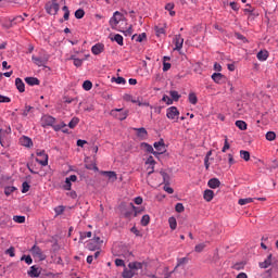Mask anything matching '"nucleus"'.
<instances>
[{
    "instance_id": "obj_1",
    "label": "nucleus",
    "mask_w": 278,
    "mask_h": 278,
    "mask_svg": "<svg viewBox=\"0 0 278 278\" xmlns=\"http://www.w3.org/2000/svg\"><path fill=\"white\" fill-rule=\"evenodd\" d=\"M143 264L141 262H131L128 264V268L125 267L122 277L123 278H132L135 275H138V270H142Z\"/></svg>"
},
{
    "instance_id": "obj_2",
    "label": "nucleus",
    "mask_w": 278,
    "mask_h": 278,
    "mask_svg": "<svg viewBox=\"0 0 278 278\" xmlns=\"http://www.w3.org/2000/svg\"><path fill=\"white\" fill-rule=\"evenodd\" d=\"M42 127H52L54 131H60V129H64L66 124L61 122L60 124L55 125V117L51 115H45L41 118Z\"/></svg>"
},
{
    "instance_id": "obj_3",
    "label": "nucleus",
    "mask_w": 278,
    "mask_h": 278,
    "mask_svg": "<svg viewBox=\"0 0 278 278\" xmlns=\"http://www.w3.org/2000/svg\"><path fill=\"white\" fill-rule=\"evenodd\" d=\"M45 8L47 14H50L51 16H55V14L60 12V4L58 3V0L47 2Z\"/></svg>"
},
{
    "instance_id": "obj_4",
    "label": "nucleus",
    "mask_w": 278,
    "mask_h": 278,
    "mask_svg": "<svg viewBox=\"0 0 278 278\" xmlns=\"http://www.w3.org/2000/svg\"><path fill=\"white\" fill-rule=\"evenodd\" d=\"M36 155L37 164H40V166H49V154L45 152V150H37Z\"/></svg>"
},
{
    "instance_id": "obj_5",
    "label": "nucleus",
    "mask_w": 278,
    "mask_h": 278,
    "mask_svg": "<svg viewBox=\"0 0 278 278\" xmlns=\"http://www.w3.org/2000/svg\"><path fill=\"white\" fill-rule=\"evenodd\" d=\"M110 114L113 116V118H117V121H125L127 116H129V111L123 109H113L111 110Z\"/></svg>"
},
{
    "instance_id": "obj_6",
    "label": "nucleus",
    "mask_w": 278,
    "mask_h": 278,
    "mask_svg": "<svg viewBox=\"0 0 278 278\" xmlns=\"http://www.w3.org/2000/svg\"><path fill=\"white\" fill-rule=\"evenodd\" d=\"M179 109H177V106H169L166 109V117L168 121L177 123L179 121Z\"/></svg>"
},
{
    "instance_id": "obj_7",
    "label": "nucleus",
    "mask_w": 278,
    "mask_h": 278,
    "mask_svg": "<svg viewBox=\"0 0 278 278\" xmlns=\"http://www.w3.org/2000/svg\"><path fill=\"white\" fill-rule=\"evenodd\" d=\"M101 244H103V240H101L99 237H93L91 240H89L86 248L88 251H99V249H101Z\"/></svg>"
},
{
    "instance_id": "obj_8",
    "label": "nucleus",
    "mask_w": 278,
    "mask_h": 278,
    "mask_svg": "<svg viewBox=\"0 0 278 278\" xmlns=\"http://www.w3.org/2000/svg\"><path fill=\"white\" fill-rule=\"evenodd\" d=\"M153 147L155 149V151L153 152L154 157H160V155H164V152L166 151V144L164 143V139L154 142Z\"/></svg>"
},
{
    "instance_id": "obj_9",
    "label": "nucleus",
    "mask_w": 278,
    "mask_h": 278,
    "mask_svg": "<svg viewBox=\"0 0 278 278\" xmlns=\"http://www.w3.org/2000/svg\"><path fill=\"white\" fill-rule=\"evenodd\" d=\"M30 253L33 257H36L37 260H39V262H45V260H47V255L42 253V250L38 245H33V248L30 249Z\"/></svg>"
},
{
    "instance_id": "obj_10",
    "label": "nucleus",
    "mask_w": 278,
    "mask_h": 278,
    "mask_svg": "<svg viewBox=\"0 0 278 278\" xmlns=\"http://www.w3.org/2000/svg\"><path fill=\"white\" fill-rule=\"evenodd\" d=\"M146 166H147L148 175H153V173H155V160L153 159L152 155H150L146 160Z\"/></svg>"
},
{
    "instance_id": "obj_11",
    "label": "nucleus",
    "mask_w": 278,
    "mask_h": 278,
    "mask_svg": "<svg viewBox=\"0 0 278 278\" xmlns=\"http://www.w3.org/2000/svg\"><path fill=\"white\" fill-rule=\"evenodd\" d=\"M173 45L175 46L174 51H181V49H184V39L181 38V35L174 36Z\"/></svg>"
},
{
    "instance_id": "obj_12",
    "label": "nucleus",
    "mask_w": 278,
    "mask_h": 278,
    "mask_svg": "<svg viewBox=\"0 0 278 278\" xmlns=\"http://www.w3.org/2000/svg\"><path fill=\"white\" fill-rule=\"evenodd\" d=\"M121 21H123V15L121 14V12L116 11L110 20L111 27H116L121 23Z\"/></svg>"
},
{
    "instance_id": "obj_13",
    "label": "nucleus",
    "mask_w": 278,
    "mask_h": 278,
    "mask_svg": "<svg viewBox=\"0 0 278 278\" xmlns=\"http://www.w3.org/2000/svg\"><path fill=\"white\" fill-rule=\"evenodd\" d=\"M77 181V175H71L70 177L65 178V184L63 185V190H71L73 188V184ZM73 182V184H72Z\"/></svg>"
},
{
    "instance_id": "obj_14",
    "label": "nucleus",
    "mask_w": 278,
    "mask_h": 278,
    "mask_svg": "<svg viewBox=\"0 0 278 278\" xmlns=\"http://www.w3.org/2000/svg\"><path fill=\"white\" fill-rule=\"evenodd\" d=\"M103 51H105V45L103 43H96L91 47V53H93V55H101Z\"/></svg>"
},
{
    "instance_id": "obj_15",
    "label": "nucleus",
    "mask_w": 278,
    "mask_h": 278,
    "mask_svg": "<svg viewBox=\"0 0 278 278\" xmlns=\"http://www.w3.org/2000/svg\"><path fill=\"white\" fill-rule=\"evenodd\" d=\"M20 144L22 147H26V148H30V147H34V141H31V138L27 137V136H23L21 139H20Z\"/></svg>"
},
{
    "instance_id": "obj_16",
    "label": "nucleus",
    "mask_w": 278,
    "mask_h": 278,
    "mask_svg": "<svg viewBox=\"0 0 278 278\" xmlns=\"http://www.w3.org/2000/svg\"><path fill=\"white\" fill-rule=\"evenodd\" d=\"M134 131H137V136L141 140H147V137L149 136V132L147 131V128H144V127L134 128Z\"/></svg>"
},
{
    "instance_id": "obj_17",
    "label": "nucleus",
    "mask_w": 278,
    "mask_h": 278,
    "mask_svg": "<svg viewBox=\"0 0 278 278\" xmlns=\"http://www.w3.org/2000/svg\"><path fill=\"white\" fill-rule=\"evenodd\" d=\"M211 78L213 79V81L215 84H224L225 83V75L220 74V73H214L212 74Z\"/></svg>"
},
{
    "instance_id": "obj_18",
    "label": "nucleus",
    "mask_w": 278,
    "mask_h": 278,
    "mask_svg": "<svg viewBox=\"0 0 278 278\" xmlns=\"http://www.w3.org/2000/svg\"><path fill=\"white\" fill-rule=\"evenodd\" d=\"M100 175H104L105 177H108L109 181H116V179H118V176L116 175V172H105L102 170L100 172Z\"/></svg>"
},
{
    "instance_id": "obj_19",
    "label": "nucleus",
    "mask_w": 278,
    "mask_h": 278,
    "mask_svg": "<svg viewBox=\"0 0 278 278\" xmlns=\"http://www.w3.org/2000/svg\"><path fill=\"white\" fill-rule=\"evenodd\" d=\"M27 275L28 277H31V278L40 277V269L36 267V265H33L27 271Z\"/></svg>"
},
{
    "instance_id": "obj_20",
    "label": "nucleus",
    "mask_w": 278,
    "mask_h": 278,
    "mask_svg": "<svg viewBox=\"0 0 278 278\" xmlns=\"http://www.w3.org/2000/svg\"><path fill=\"white\" fill-rule=\"evenodd\" d=\"M208 188H212V190H216V188H220V180L218 178H211L207 181Z\"/></svg>"
},
{
    "instance_id": "obj_21",
    "label": "nucleus",
    "mask_w": 278,
    "mask_h": 278,
    "mask_svg": "<svg viewBox=\"0 0 278 278\" xmlns=\"http://www.w3.org/2000/svg\"><path fill=\"white\" fill-rule=\"evenodd\" d=\"M273 264V254H269L267 258L260 263V268H268Z\"/></svg>"
},
{
    "instance_id": "obj_22",
    "label": "nucleus",
    "mask_w": 278,
    "mask_h": 278,
    "mask_svg": "<svg viewBox=\"0 0 278 278\" xmlns=\"http://www.w3.org/2000/svg\"><path fill=\"white\" fill-rule=\"evenodd\" d=\"M256 58L260 62H266L268 60V51L266 50H261L257 54Z\"/></svg>"
},
{
    "instance_id": "obj_23",
    "label": "nucleus",
    "mask_w": 278,
    "mask_h": 278,
    "mask_svg": "<svg viewBox=\"0 0 278 278\" xmlns=\"http://www.w3.org/2000/svg\"><path fill=\"white\" fill-rule=\"evenodd\" d=\"M25 83L28 84V86H40V80L36 77H26Z\"/></svg>"
},
{
    "instance_id": "obj_24",
    "label": "nucleus",
    "mask_w": 278,
    "mask_h": 278,
    "mask_svg": "<svg viewBox=\"0 0 278 278\" xmlns=\"http://www.w3.org/2000/svg\"><path fill=\"white\" fill-rule=\"evenodd\" d=\"M203 199H204V201H207V203H210V201H212V199H214V192L211 189L204 190Z\"/></svg>"
},
{
    "instance_id": "obj_25",
    "label": "nucleus",
    "mask_w": 278,
    "mask_h": 278,
    "mask_svg": "<svg viewBox=\"0 0 278 278\" xmlns=\"http://www.w3.org/2000/svg\"><path fill=\"white\" fill-rule=\"evenodd\" d=\"M15 86H16L18 92H25V83H23V79L16 78Z\"/></svg>"
},
{
    "instance_id": "obj_26",
    "label": "nucleus",
    "mask_w": 278,
    "mask_h": 278,
    "mask_svg": "<svg viewBox=\"0 0 278 278\" xmlns=\"http://www.w3.org/2000/svg\"><path fill=\"white\" fill-rule=\"evenodd\" d=\"M154 29L157 37L164 36V34H166V24H164L163 26H155Z\"/></svg>"
},
{
    "instance_id": "obj_27",
    "label": "nucleus",
    "mask_w": 278,
    "mask_h": 278,
    "mask_svg": "<svg viewBox=\"0 0 278 278\" xmlns=\"http://www.w3.org/2000/svg\"><path fill=\"white\" fill-rule=\"evenodd\" d=\"M189 103H191V105H197V103H199V98H197V93L191 92L189 93Z\"/></svg>"
},
{
    "instance_id": "obj_28",
    "label": "nucleus",
    "mask_w": 278,
    "mask_h": 278,
    "mask_svg": "<svg viewBox=\"0 0 278 278\" xmlns=\"http://www.w3.org/2000/svg\"><path fill=\"white\" fill-rule=\"evenodd\" d=\"M236 127H238V129H240L241 131H247V122L244 121H237L235 123Z\"/></svg>"
},
{
    "instance_id": "obj_29",
    "label": "nucleus",
    "mask_w": 278,
    "mask_h": 278,
    "mask_svg": "<svg viewBox=\"0 0 278 278\" xmlns=\"http://www.w3.org/2000/svg\"><path fill=\"white\" fill-rule=\"evenodd\" d=\"M141 147H142V149H144L147 151V153H152V155H153V153H155L153 146H151L147 142L141 143Z\"/></svg>"
},
{
    "instance_id": "obj_30",
    "label": "nucleus",
    "mask_w": 278,
    "mask_h": 278,
    "mask_svg": "<svg viewBox=\"0 0 278 278\" xmlns=\"http://www.w3.org/2000/svg\"><path fill=\"white\" fill-rule=\"evenodd\" d=\"M240 157L244 160V162H249V160H251V153H249L247 150H241Z\"/></svg>"
},
{
    "instance_id": "obj_31",
    "label": "nucleus",
    "mask_w": 278,
    "mask_h": 278,
    "mask_svg": "<svg viewBox=\"0 0 278 278\" xmlns=\"http://www.w3.org/2000/svg\"><path fill=\"white\" fill-rule=\"evenodd\" d=\"M31 60H33L34 64H36V66H45V61L41 58L33 55Z\"/></svg>"
},
{
    "instance_id": "obj_32",
    "label": "nucleus",
    "mask_w": 278,
    "mask_h": 278,
    "mask_svg": "<svg viewBox=\"0 0 278 278\" xmlns=\"http://www.w3.org/2000/svg\"><path fill=\"white\" fill-rule=\"evenodd\" d=\"M13 192H16V187L14 186H8L4 188V194L5 197H10Z\"/></svg>"
},
{
    "instance_id": "obj_33",
    "label": "nucleus",
    "mask_w": 278,
    "mask_h": 278,
    "mask_svg": "<svg viewBox=\"0 0 278 278\" xmlns=\"http://www.w3.org/2000/svg\"><path fill=\"white\" fill-rule=\"evenodd\" d=\"M254 199L253 198H243L239 199L238 203L239 205H249V203H253Z\"/></svg>"
},
{
    "instance_id": "obj_34",
    "label": "nucleus",
    "mask_w": 278,
    "mask_h": 278,
    "mask_svg": "<svg viewBox=\"0 0 278 278\" xmlns=\"http://www.w3.org/2000/svg\"><path fill=\"white\" fill-rule=\"evenodd\" d=\"M77 125H79V119H78V117H73V118L71 119V122L68 123L70 129H75V127H77Z\"/></svg>"
},
{
    "instance_id": "obj_35",
    "label": "nucleus",
    "mask_w": 278,
    "mask_h": 278,
    "mask_svg": "<svg viewBox=\"0 0 278 278\" xmlns=\"http://www.w3.org/2000/svg\"><path fill=\"white\" fill-rule=\"evenodd\" d=\"M86 238H92V231L80 232L79 242H84Z\"/></svg>"
},
{
    "instance_id": "obj_36",
    "label": "nucleus",
    "mask_w": 278,
    "mask_h": 278,
    "mask_svg": "<svg viewBox=\"0 0 278 278\" xmlns=\"http://www.w3.org/2000/svg\"><path fill=\"white\" fill-rule=\"evenodd\" d=\"M22 262H25L28 266H30V264H34V260L31 258L30 255H23L21 257Z\"/></svg>"
},
{
    "instance_id": "obj_37",
    "label": "nucleus",
    "mask_w": 278,
    "mask_h": 278,
    "mask_svg": "<svg viewBox=\"0 0 278 278\" xmlns=\"http://www.w3.org/2000/svg\"><path fill=\"white\" fill-rule=\"evenodd\" d=\"M168 223H169L170 229H173V230L177 229V218L169 217L168 218Z\"/></svg>"
},
{
    "instance_id": "obj_38",
    "label": "nucleus",
    "mask_w": 278,
    "mask_h": 278,
    "mask_svg": "<svg viewBox=\"0 0 278 278\" xmlns=\"http://www.w3.org/2000/svg\"><path fill=\"white\" fill-rule=\"evenodd\" d=\"M169 96L172 97V101H177L178 99H181V94H179V92L175 90L169 91Z\"/></svg>"
},
{
    "instance_id": "obj_39",
    "label": "nucleus",
    "mask_w": 278,
    "mask_h": 278,
    "mask_svg": "<svg viewBox=\"0 0 278 278\" xmlns=\"http://www.w3.org/2000/svg\"><path fill=\"white\" fill-rule=\"evenodd\" d=\"M151 223V217L149 215H143L141 218V225L142 227H147Z\"/></svg>"
},
{
    "instance_id": "obj_40",
    "label": "nucleus",
    "mask_w": 278,
    "mask_h": 278,
    "mask_svg": "<svg viewBox=\"0 0 278 278\" xmlns=\"http://www.w3.org/2000/svg\"><path fill=\"white\" fill-rule=\"evenodd\" d=\"M112 40L117 42V45H119V47H123V35L116 34L114 36V38H112Z\"/></svg>"
},
{
    "instance_id": "obj_41",
    "label": "nucleus",
    "mask_w": 278,
    "mask_h": 278,
    "mask_svg": "<svg viewBox=\"0 0 278 278\" xmlns=\"http://www.w3.org/2000/svg\"><path fill=\"white\" fill-rule=\"evenodd\" d=\"M244 266H245V263L244 262H240V263H236L232 268L233 270H244Z\"/></svg>"
},
{
    "instance_id": "obj_42",
    "label": "nucleus",
    "mask_w": 278,
    "mask_h": 278,
    "mask_svg": "<svg viewBox=\"0 0 278 278\" xmlns=\"http://www.w3.org/2000/svg\"><path fill=\"white\" fill-rule=\"evenodd\" d=\"M13 220H14V223H18L21 225V224L25 223V216L15 215V216H13Z\"/></svg>"
},
{
    "instance_id": "obj_43",
    "label": "nucleus",
    "mask_w": 278,
    "mask_h": 278,
    "mask_svg": "<svg viewBox=\"0 0 278 278\" xmlns=\"http://www.w3.org/2000/svg\"><path fill=\"white\" fill-rule=\"evenodd\" d=\"M277 138V135L275 134V131H268L266 134V140H268L269 142H273V140H275Z\"/></svg>"
},
{
    "instance_id": "obj_44",
    "label": "nucleus",
    "mask_w": 278,
    "mask_h": 278,
    "mask_svg": "<svg viewBox=\"0 0 278 278\" xmlns=\"http://www.w3.org/2000/svg\"><path fill=\"white\" fill-rule=\"evenodd\" d=\"M112 81H115V84H118V85H122V86H125V84H127V80H125L124 77H117V78H112Z\"/></svg>"
},
{
    "instance_id": "obj_45",
    "label": "nucleus",
    "mask_w": 278,
    "mask_h": 278,
    "mask_svg": "<svg viewBox=\"0 0 278 278\" xmlns=\"http://www.w3.org/2000/svg\"><path fill=\"white\" fill-rule=\"evenodd\" d=\"M230 144H229V140L227 139V137L225 138V141H224V147H223V149H222V152L223 153H227V151H229V149H230Z\"/></svg>"
},
{
    "instance_id": "obj_46",
    "label": "nucleus",
    "mask_w": 278,
    "mask_h": 278,
    "mask_svg": "<svg viewBox=\"0 0 278 278\" xmlns=\"http://www.w3.org/2000/svg\"><path fill=\"white\" fill-rule=\"evenodd\" d=\"M83 88L84 90H92V81L90 80H85L84 84H83Z\"/></svg>"
},
{
    "instance_id": "obj_47",
    "label": "nucleus",
    "mask_w": 278,
    "mask_h": 278,
    "mask_svg": "<svg viewBox=\"0 0 278 278\" xmlns=\"http://www.w3.org/2000/svg\"><path fill=\"white\" fill-rule=\"evenodd\" d=\"M86 15V12L83 9H78L75 11V18H81Z\"/></svg>"
},
{
    "instance_id": "obj_48",
    "label": "nucleus",
    "mask_w": 278,
    "mask_h": 278,
    "mask_svg": "<svg viewBox=\"0 0 278 278\" xmlns=\"http://www.w3.org/2000/svg\"><path fill=\"white\" fill-rule=\"evenodd\" d=\"M184 264H188V257L178 258L176 268H178V266H184Z\"/></svg>"
},
{
    "instance_id": "obj_49",
    "label": "nucleus",
    "mask_w": 278,
    "mask_h": 278,
    "mask_svg": "<svg viewBox=\"0 0 278 278\" xmlns=\"http://www.w3.org/2000/svg\"><path fill=\"white\" fill-rule=\"evenodd\" d=\"M29 184L27 181L22 184V193L25 194L27 192H29Z\"/></svg>"
},
{
    "instance_id": "obj_50",
    "label": "nucleus",
    "mask_w": 278,
    "mask_h": 278,
    "mask_svg": "<svg viewBox=\"0 0 278 278\" xmlns=\"http://www.w3.org/2000/svg\"><path fill=\"white\" fill-rule=\"evenodd\" d=\"M162 101H164L166 105H173V99L168 96H163Z\"/></svg>"
},
{
    "instance_id": "obj_51",
    "label": "nucleus",
    "mask_w": 278,
    "mask_h": 278,
    "mask_svg": "<svg viewBox=\"0 0 278 278\" xmlns=\"http://www.w3.org/2000/svg\"><path fill=\"white\" fill-rule=\"evenodd\" d=\"M144 40H147V34L142 33L137 36L136 42H143Z\"/></svg>"
},
{
    "instance_id": "obj_52",
    "label": "nucleus",
    "mask_w": 278,
    "mask_h": 278,
    "mask_svg": "<svg viewBox=\"0 0 278 278\" xmlns=\"http://www.w3.org/2000/svg\"><path fill=\"white\" fill-rule=\"evenodd\" d=\"M203 249H205V243H199L198 245H195L194 251L195 253H201Z\"/></svg>"
},
{
    "instance_id": "obj_53",
    "label": "nucleus",
    "mask_w": 278,
    "mask_h": 278,
    "mask_svg": "<svg viewBox=\"0 0 278 278\" xmlns=\"http://www.w3.org/2000/svg\"><path fill=\"white\" fill-rule=\"evenodd\" d=\"M176 212H178V214H181V212H184L186 210V207H184V204L181 203H177L175 206Z\"/></svg>"
},
{
    "instance_id": "obj_54",
    "label": "nucleus",
    "mask_w": 278,
    "mask_h": 278,
    "mask_svg": "<svg viewBox=\"0 0 278 278\" xmlns=\"http://www.w3.org/2000/svg\"><path fill=\"white\" fill-rule=\"evenodd\" d=\"M5 254H7V255H10V257H14V256L16 255V253L14 252V247L9 248V249L5 251Z\"/></svg>"
},
{
    "instance_id": "obj_55",
    "label": "nucleus",
    "mask_w": 278,
    "mask_h": 278,
    "mask_svg": "<svg viewBox=\"0 0 278 278\" xmlns=\"http://www.w3.org/2000/svg\"><path fill=\"white\" fill-rule=\"evenodd\" d=\"M54 212H55L56 216H60L61 214H64V206H56L54 208Z\"/></svg>"
},
{
    "instance_id": "obj_56",
    "label": "nucleus",
    "mask_w": 278,
    "mask_h": 278,
    "mask_svg": "<svg viewBox=\"0 0 278 278\" xmlns=\"http://www.w3.org/2000/svg\"><path fill=\"white\" fill-rule=\"evenodd\" d=\"M10 101H12V99H10V97L0 94V103H10Z\"/></svg>"
},
{
    "instance_id": "obj_57",
    "label": "nucleus",
    "mask_w": 278,
    "mask_h": 278,
    "mask_svg": "<svg viewBox=\"0 0 278 278\" xmlns=\"http://www.w3.org/2000/svg\"><path fill=\"white\" fill-rule=\"evenodd\" d=\"M163 190H164L165 192H167V194H173V192H175V190H174L170 186H168V185H165V186L163 187Z\"/></svg>"
},
{
    "instance_id": "obj_58",
    "label": "nucleus",
    "mask_w": 278,
    "mask_h": 278,
    "mask_svg": "<svg viewBox=\"0 0 278 278\" xmlns=\"http://www.w3.org/2000/svg\"><path fill=\"white\" fill-rule=\"evenodd\" d=\"M3 138H5V130H0V144H1V147H5V144H3Z\"/></svg>"
},
{
    "instance_id": "obj_59",
    "label": "nucleus",
    "mask_w": 278,
    "mask_h": 278,
    "mask_svg": "<svg viewBox=\"0 0 278 278\" xmlns=\"http://www.w3.org/2000/svg\"><path fill=\"white\" fill-rule=\"evenodd\" d=\"M115 266H123L124 268L125 267V261L121 260V258H116L115 260Z\"/></svg>"
},
{
    "instance_id": "obj_60",
    "label": "nucleus",
    "mask_w": 278,
    "mask_h": 278,
    "mask_svg": "<svg viewBox=\"0 0 278 278\" xmlns=\"http://www.w3.org/2000/svg\"><path fill=\"white\" fill-rule=\"evenodd\" d=\"M81 64H84V60L74 59V66H77L79 68V66H81Z\"/></svg>"
},
{
    "instance_id": "obj_61",
    "label": "nucleus",
    "mask_w": 278,
    "mask_h": 278,
    "mask_svg": "<svg viewBox=\"0 0 278 278\" xmlns=\"http://www.w3.org/2000/svg\"><path fill=\"white\" fill-rule=\"evenodd\" d=\"M163 71L166 73V71H170V63L163 62Z\"/></svg>"
},
{
    "instance_id": "obj_62",
    "label": "nucleus",
    "mask_w": 278,
    "mask_h": 278,
    "mask_svg": "<svg viewBox=\"0 0 278 278\" xmlns=\"http://www.w3.org/2000/svg\"><path fill=\"white\" fill-rule=\"evenodd\" d=\"M214 71H216L217 73H220V71H223V66L219 63H215Z\"/></svg>"
},
{
    "instance_id": "obj_63",
    "label": "nucleus",
    "mask_w": 278,
    "mask_h": 278,
    "mask_svg": "<svg viewBox=\"0 0 278 278\" xmlns=\"http://www.w3.org/2000/svg\"><path fill=\"white\" fill-rule=\"evenodd\" d=\"M135 203L136 205H142V198L141 197L135 198Z\"/></svg>"
},
{
    "instance_id": "obj_64",
    "label": "nucleus",
    "mask_w": 278,
    "mask_h": 278,
    "mask_svg": "<svg viewBox=\"0 0 278 278\" xmlns=\"http://www.w3.org/2000/svg\"><path fill=\"white\" fill-rule=\"evenodd\" d=\"M237 278H249V276L247 275V273H240Z\"/></svg>"
}]
</instances>
